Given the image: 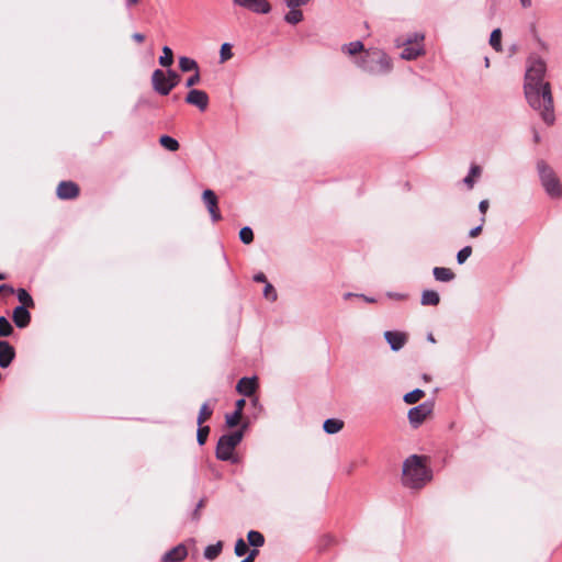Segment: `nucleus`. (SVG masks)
Returning a JSON list of instances; mask_svg holds the SVG:
<instances>
[{"mask_svg": "<svg viewBox=\"0 0 562 562\" xmlns=\"http://www.w3.org/2000/svg\"><path fill=\"white\" fill-rule=\"evenodd\" d=\"M546 64L537 58L531 59L525 76V97L528 104L539 113L543 122L552 125L555 121L554 103L549 82L543 81Z\"/></svg>", "mask_w": 562, "mask_h": 562, "instance_id": "obj_1", "label": "nucleus"}, {"mask_svg": "<svg viewBox=\"0 0 562 562\" xmlns=\"http://www.w3.org/2000/svg\"><path fill=\"white\" fill-rule=\"evenodd\" d=\"M426 458L420 456H411L403 464L402 482L409 488H422L431 480V472L425 464Z\"/></svg>", "mask_w": 562, "mask_h": 562, "instance_id": "obj_2", "label": "nucleus"}, {"mask_svg": "<svg viewBox=\"0 0 562 562\" xmlns=\"http://www.w3.org/2000/svg\"><path fill=\"white\" fill-rule=\"evenodd\" d=\"M357 64L370 74H386L392 68L390 58L380 49L367 50Z\"/></svg>", "mask_w": 562, "mask_h": 562, "instance_id": "obj_3", "label": "nucleus"}, {"mask_svg": "<svg viewBox=\"0 0 562 562\" xmlns=\"http://www.w3.org/2000/svg\"><path fill=\"white\" fill-rule=\"evenodd\" d=\"M541 184L547 194L552 199L562 198V184L554 170L543 160L537 164Z\"/></svg>", "mask_w": 562, "mask_h": 562, "instance_id": "obj_4", "label": "nucleus"}, {"mask_svg": "<svg viewBox=\"0 0 562 562\" xmlns=\"http://www.w3.org/2000/svg\"><path fill=\"white\" fill-rule=\"evenodd\" d=\"M245 426L231 434L223 435L216 446V458L223 461L237 462V458L234 456L235 448L240 443L244 437Z\"/></svg>", "mask_w": 562, "mask_h": 562, "instance_id": "obj_5", "label": "nucleus"}, {"mask_svg": "<svg viewBox=\"0 0 562 562\" xmlns=\"http://www.w3.org/2000/svg\"><path fill=\"white\" fill-rule=\"evenodd\" d=\"M424 35L418 34L415 35L414 40H408L401 52V57L403 59L412 60L424 55L425 50L422 45Z\"/></svg>", "mask_w": 562, "mask_h": 562, "instance_id": "obj_6", "label": "nucleus"}, {"mask_svg": "<svg viewBox=\"0 0 562 562\" xmlns=\"http://www.w3.org/2000/svg\"><path fill=\"white\" fill-rule=\"evenodd\" d=\"M432 413V405L423 403L408 411V420L414 428L420 426Z\"/></svg>", "mask_w": 562, "mask_h": 562, "instance_id": "obj_7", "label": "nucleus"}, {"mask_svg": "<svg viewBox=\"0 0 562 562\" xmlns=\"http://www.w3.org/2000/svg\"><path fill=\"white\" fill-rule=\"evenodd\" d=\"M233 2L238 7L259 14H267L271 11V5L267 0H233Z\"/></svg>", "mask_w": 562, "mask_h": 562, "instance_id": "obj_8", "label": "nucleus"}, {"mask_svg": "<svg viewBox=\"0 0 562 562\" xmlns=\"http://www.w3.org/2000/svg\"><path fill=\"white\" fill-rule=\"evenodd\" d=\"M233 2L238 7L259 14H267L271 11V5L267 0H233Z\"/></svg>", "mask_w": 562, "mask_h": 562, "instance_id": "obj_9", "label": "nucleus"}, {"mask_svg": "<svg viewBox=\"0 0 562 562\" xmlns=\"http://www.w3.org/2000/svg\"><path fill=\"white\" fill-rule=\"evenodd\" d=\"M202 199L206 205V209L214 222H218L222 218L218 200L213 190L206 189L203 191Z\"/></svg>", "mask_w": 562, "mask_h": 562, "instance_id": "obj_10", "label": "nucleus"}, {"mask_svg": "<svg viewBox=\"0 0 562 562\" xmlns=\"http://www.w3.org/2000/svg\"><path fill=\"white\" fill-rule=\"evenodd\" d=\"M168 79H167V75L164 70L161 69H156L153 71L151 74V86H153V89L161 94V95H167L170 93V87H168Z\"/></svg>", "mask_w": 562, "mask_h": 562, "instance_id": "obj_11", "label": "nucleus"}, {"mask_svg": "<svg viewBox=\"0 0 562 562\" xmlns=\"http://www.w3.org/2000/svg\"><path fill=\"white\" fill-rule=\"evenodd\" d=\"M186 102L205 111L209 105V95L203 90L192 89L186 97Z\"/></svg>", "mask_w": 562, "mask_h": 562, "instance_id": "obj_12", "label": "nucleus"}, {"mask_svg": "<svg viewBox=\"0 0 562 562\" xmlns=\"http://www.w3.org/2000/svg\"><path fill=\"white\" fill-rule=\"evenodd\" d=\"M79 187L72 181H61L57 187V196L61 200L75 199L79 195Z\"/></svg>", "mask_w": 562, "mask_h": 562, "instance_id": "obj_13", "label": "nucleus"}, {"mask_svg": "<svg viewBox=\"0 0 562 562\" xmlns=\"http://www.w3.org/2000/svg\"><path fill=\"white\" fill-rule=\"evenodd\" d=\"M384 337L390 344L392 350L397 351L404 347L407 341V335L402 331H385Z\"/></svg>", "mask_w": 562, "mask_h": 562, "instance_id": "obj_14", "label": "nucleus"}, {"mask_svg": "<svg viewBox=\"0 0 562 562\" xmlns=\"http://www.w3.org/2000/svg\"><path fill=\"white\" fill-rule=\"evenodd\" d=\"M15 357L14 348L5 340H0V367L8 368Z\"/></svg>", "mask_w": 562, "mask_h": 562, "instance_id": "obj_15", "label": "nucleus"}, {"mask_svg": "<svg viewBox=\"0 0 562 562\" xmlns=\"http://www.w3.org/2000/svg\"><path fill=\"white\" fill-rule=\"evenodd\" d=\"M257 387V378H241L236 385V391L245 396H251L256 392Z\"/></svg>", "mask_w": 562, "mask_h": 562, "instance_id": "obj_16", "label": "nucleus"}, {"mask_svg": "<svg viewBox=\"0 0 562 562\" xmlns=\"http://www.w3.org/2000/svg\"><path fill=\"white\" fill-rule=\"evenodd\" d=\"M188 555V550L184 544H178L162 557V562H182Z\"/></svg>", "mask_w": 562, "mask_h": 562, "instance_id": "obj_17", "label": "nucleus"}, {"mask_svg": "<svg viewBox=\"0 0 562 562\" xmlns=\"http://www.w3.org/2000/svg\"><path fill=\"white\" fill-rule=\"evenodd\" d=\"M12 318H13L14 324L19 328H24V327L29 326V324L31 322V314L27 311V308H24V306H16L13 310Z\"/></svg>", "mask_w": 562, "mask_h": 562, "instance_id": "obj_18", "label": "nucleus"}, {"mask_svg": "<svg viewBox=\"0 0 562 562\" xmlns=\"http://www.w3.org/2000/svg\"><path fill=\"white\" fill-rule=\"evenodd\" d=\"M432 273L435 279L440 282H449L456 278L454 272L450 268L445 267H435Z\"/></svg>", "mask_w": 562, "mask_h": 562, "instance_id": "obj_19", "label": "nucleus"}, {"mask_svg": "<svg viewBox=\"0 0 562 562\" xmlns=\"http://www.w3.org/2000/svg\"><path fill=\"white\" fill-rule=\"evenodd\" d=\"M422 305L437 306L440 303L439 294L434 290H425L422 293Z\"/></svg>", "mask_w": 562, "mask_h": 562, "instance_id": "obj_20", "label": "nucleus"}, {"mask_svg": "<svg viewBox=\"0 0 562 562\" xmlns=\"http://www.w3.org/2000/svg\"><path fill=\"white\" fill-rule=\"evenodd\" d=\"M344 422L337 418L326 419L324 422L323 428L327 434H337L344 428Z\"/></svg>", "mask_w": 562, "mask_h": 562, "instance_id": "obj_21", "label": "nucleus"}, {"mask_svg": "<svg viewBox=\"0 0 562 562\" xmlns=\"http://www.w3.org/2000/svg\"><path fill=\"white\" fill-rule=\"evenodd\" d=\"M179 68L183 72L195 71L199 69V65L194 59L182 56L179 58Z\"/></svg>", "mask_w": 562, "mask_h": 562, "instance_id": "obj_22", "label": "nucleus"}, {"mask_svg": "<svg viewBox=\"0 0 562 562\" xmlns=\"http://www.w3.org/2000/svg\"><path fill=\"white\" fill-rule=\"evenodd\" d=\"M223 550V542L218 541L215 544L207 546L204 550V557L205 559L212 561L215 560Z\"/></svg>", "mask_w": 562, "mask_h": 562, "instance_id": "obj_23", "label": "nucleus"}, {"mask_svg": "<svg viewBox=\"0 0 562 562\" xmlns=\"http://www.w3.org/2000/svg\"><path fill=\"white\" fill-rule=\"evenodd\" d=\"M213 415V407L209 403H204L199 412L196 423L199 426L203 425Z\"/></svg>", "mask_w": 562, "mask_h": 562, "instance_id": "obj_24", "label": "nucleus"}, {"mask_svg": "<svg viewBox=\"0 0 562 562\" xmlns=\"http://www.w3.org/2000/svg\"><path fill=\"white\" fill-rule=\"evenodd\" d=\"M248 543L254 548H259L265 544V537L261 532L250 530L247 535Z\"/></svg>", "mask_w": 562, "mask_h": 562, "instance_id": "obj_25", "label": "nucleus"}, {"mask_svg": "<svg viewBox=\"0 0 562 562\" xmlns=\"http://www.w3.org/2000/svg\"><path fill=\"white\" fill-rule=\"evenodd\" d=\"M159 144L170 151H177L180 147L179 142L171 136L162 135L159 138Z\"/></svg>", "mask_w": 562, "mask_h": 562, "instance_id": "obj_26", "label": "nucleus"}, {"mask_svg": "<svg viewBox=\"0 0 562 562\" xmlns=\"http://www.w3.org/2000/svg\"><path fill=\"white\" fill-rule=\"evenodd\" d=\"M341 50L344 53H347V54L353 56V55H356L358 53L364 52V46H363V44L360 41H355V42H351L349 44H345L341 47Z\"/></svg>", "mask_w": 562, "mask_h": 562, "instance_id": "obj_27", "label": "nucleus"}, {"mask_svg": "<svg viewBox=\"0 0 562 562\" xmlns=\"http://www.w3.org/2000/svg\"><path fill=\"white\" fill-rule=\"evenodd\" d=\"M18 299L22 304L21 306H24V308H33L35 305L32 296L25 289L18 290Z\"/></svg>", "mask_w": 562, "mask_h": 562, "instance_id": "obj_28", "label": "nucleus"}, {"mask_svg": "<svg viewBox=\"0 0 562 562\" xmlns=\"http://www.w3.org/2000/svg\"><path fill=\"white\" fill-rule=\"evenodd\" d=\"M490 45L496 50V52H502L503 48H502V31L501 29H495L492 33H491V37H490Z\"/></svg>", "mask_w": 562, "mask_h": 562, "instance_id": "obj_29", "label": "nucleus"}, {"mask_svg": "<svg viewBox=\"0 0 562 562\" xmlns=\"http://www.w3.org/2000/svg\"><path fill=\"white\" fill-rule=\"evenodd\" d=\"M284 20L290 24H297L303 20V13L296 8H291V10L285 14Z\"/></svg>", "mask_w": 562, "mask_h": 562, "instance_id": "obj_30", "label": "nucleus"}, {"mask_svg": "<svg viewBox=\"0 0 562 562\" xmlns=\"http://www.w3.org/2000/svg\"><path fill=\"white\" fill-rule=\"evenodd\" d=\"M164 55L159 57V64L162 67H170L173 64V53L168 46L162 47Z\"/></svg>", "mask_w": 562, "mask_h": 562, "instance_id": "obj_31", "label": "nucleus"}, {"mask_svg": "<svg viewBox=\"0 0 562 562\" xmlns=\"http://www.w3.org/2000/svg\"><path fill=\"white\" fill-rule=\"evenodd\" d=\"M424 396L425 392L423 390L416 389L404 395V402L407 404H415L419 402Z\"/></svg>", "mask_w": 562, "mask_h": 562, "instance_id": "obj_32", "label": "nucleus"}, {"mask_svg": "<svg viewBox=\"0 0 562 562\" xmlns=\"http://www.w3.org/2000/svg\"><path fill=\"white\" fill-rule=\"evenodd\" d=\"M481 168L477 165H473L470 169V173L464 178V183L472 189L474 184V179L480 177Z\"/></svg>", "mask_w": 562, "mask_h": 562, "instance_id": "obj_33", "label": "nucleus"}, {"mask_svg": "<svg viewBox=\"0 0 562 562\" xmlns=\"http://www.w3.org/2000/svg\"><path fill=\"white\" fill-rule=\"evenodd\" d=\"M13 333V327L10 322L1 316L0 317V337H8Z\"/></svg>", "mask_w": 562, "mask_h": 562, "instance_id": "obj_34", "label": "nucleus"}, {"mask_svg": "<svg viewBox=\"0 0 562 562\" xmlns=\"http://www.w3.org/2000/svg\"><path fill=\"white\" fill-rule=\"evenodd\" d=\"M233 57L232 46L228 43H224L220 49L221 63H225Z\"/></svg>", "mask_w": 562, "mask_h": 562, "instance_id": "obj_35", "label": "nucleus"}, {"mask_svg": "<svg viewBox=\"0 0 562 562\" xmlns=\"http://www.w3.org/2000/svg\"><path fill=\"white\" fill-rule=\"evenodd\" d=\"M210 434V427L209 426H199L198 434H196V440L200 446H203L209 437Z\"/></svg>", "mask_w": 562, "mask_h": 562, "instance_id": "obj_36", "label": "nucleus"}, {"mask_svg": "<svg viewBox=\"0 0 562 562\" xmlns=\"http://www.w3.org/2000/svg\"><path fill=\"white\" fill-rule=\"evenodd\" d=\"M239 238L246 245L252 243V240H254L252 229L250 227H243L239 232Z\"/></svg>", "mask_w": 562, "mask_h": 562, "instance_id": "obj_37", "label": "nucleus"}, {"mask_svg": "<svg viewBox=\"0 0 562 562\" xmlns=\"http://www.w3.org/2000/svg\"><path fill=\"white\" fill-rule=\"evenodd\" d=\"M241 417H243V415L237 413V412H234L232 414H227L226 417H225L226 425L229 428L236 427L240 423Z\"/></svg>", "mask_w": 562, "mask_h": 562, "instance_id": "obj_38", "label": "nucleus"}, {"mask_svg": "<svg viewBox=\"0 0 562 562\" xmlns=\"http://www.w3.org/2000/svg\"><path fill=\"white\" fill-rule=\"evenodd\" d=\"M168 79V87H170V91L177 87L180 82V76L175 70H168L166 72Z\"/></svg>", "mask_w": 562, "mask_h": 562, "instance_id": "obj_39", "label": "nucleus"}, {"mask_svg": "<svg viewBox=\"0 0 562 562\" xmlns=\"http://www.w3.org/2000/svg\"><path fill=\"white\" fill-rule=\"evenodd\" d=\"M249 551L248 544L244 541V539H238L235 543V554L237 557H243Z\"/></svg>", "mask_w": 562, "mask_h": 562, "instance_id": "obj_40", "label": "nucleus"}, {"mask_svg": "<svg viewBox=\"0 0 562 562\" xmlns=\"http://www.w3.org/2000/svg\"><path fill=\"white\" fill-rule=\"evenodd\" d=\"M471 254H472L471 246H465L464 248H462L457 255L458 263H460V265L464 263L465 260L471 256Z\"/></svg>", "mask_w": 562, "mask_h": 562, "instance_id": "obj_41", "label": "nucleus"}, {"mask_svg": "<svg viewBox=\"0 0 562 562\" xmlns=\"http://www.w3.org/2000/svg\"><path fill=\"white\" fill-rule=\"evenodd\" d=\"M263 295L269 301L277 300V291L270 283L266 284L265 290H263Z\"/></svg>", "mask_w": 562, "mask_h": 562, "instance_id": "obj_42", "label": "nucleus"}, {"mask_svg": "<svg viewBox=\"0 0 562 562\" xmlns=\"http://www.w3.org/2000/svg\"><path fill=\"white\" fill-rule=\"evenodd\" d=\"M200 81H201V76H200V71L198 69V70L194 71V74L192 76H190L187 79L186 86L188 88H191V87H194V86L199 85Z\"/></svg>", "mask_w": 562, "mask_h": 562, "instance_id": "obj_43", "label": "nucleus"}, {"mask_svg": "<svg viewBox=\"0 0 562 562\" xmlns=\"http://www.w3.org/2000/svg\"><path fill=\"white\" fill-rule=\"evenodd\" d=\"M335 543H336V539L330 535H326V536L322 537V539H321V548L322 549H326Z\"/></svg>", "mask_w": 562, "mask_h": 562, "instance_id": "obj_44", "label": "nucleus"}, {"mask_svg": "<svg viewBox=\"0 0 562 562\" xmlns=\"http://www.w3.org/2000/svg\"><path fill=\"white\" fill-rule=\"evenodd\" d=\"M488 207H490L488 200H482L479 204V210L482 213V218H481L482 224H484L486 221L485 215H486Z\"/></svg>", "mask_w": 562, "mask_h": 562, "instance_id": "obj_45", "label": "nucleus"}, {"mask_svg": "<svg viewBox=\"0 0 562 562\" xmlns=\"http://www.w3.org/2000/svg\"><path fill=\"white\" fill-rule=\"evenodd\" d=\"M308 1L310 0H285L289 8H299L306 4Z\"/></svg>", "mask_w": 562, "mask_h": 562, "instance_id": "obj_46", "label": "nucleus"}, {"mask_svg": "<svg viewBox=\"0 0 562 562\" xmlns=\"http://www.w3.org/2000/svg\"><path fill=\"white\" fill-rule=\"evenodd\" d=\"M483 225H484V224H482V223H481V225H479V226H476V227L472 228V229L470 231V233H469V236H470L471 238H475V237H477V236L482 233Z\"/></svg>", "mask_w": 562, "mask_h": 562, "instance_id": "obj_47", "label": "nucleus"}, {"mask_svg": "<svg viewBox=\"0 0 562 562\" xmlns=\"http://www.w3.org/2000/svg\"><path fill=\"white\" fill-rule=\"evenodd\" d=\"M204 507V499H201L193 512V519L199 520L200 519V512Z\"/></svg>", "mask_w": 562, "mask_h": 562, "instance_id": "obj_48", "label": "nucleus"}, {"mask_svg": "<svg viewBox=\"0 0 562 562\" xmlns=\"http://www.w3.org/2000/svg\"><path fill=\"white\" fill-rule=\"evenodd\" d=\"M245 405H246V401L244 398L238 400L235 404V407H236L235 412L243 415Z\"/></svg>", "mask_w": 562, "mask_h": 562, "instance_id": "obj_49", "label": "nucleus"}, {"mask_svg": "<svg viewBox=\"0 0 562 562\" xmlns=\"http://www.w3.org/2000/svg\"><path fill=\"white\" fill-rule=\"evenodd\" d=\"M14 290L12 286L10 285H7V284H1L0 285V294L2 293H7V294H13Z\"/></svg>", "mask_w": 562, "mask_h": 562, "instance_id": "obj_50", "label": "nucleus"}, {"mask_svg": "<svg viewBox=\"0 0 562 562\" xmlns=\"http://www.w3.org/2000/svg\"><path fill=\"white\" fill-rule=\"evenodd\" d=\"M132 38H133L135 42H137V43H139V44H140V43H143V42L145 41V35H144V34H142V33H134V34L132 35Z\"/></svg>", "mask_w": 562, "mask_h": 562, "instance_id": "obj_51", "label": "nucleus"}, {"mask_svg": "<svg viewBox=\"0 0 562 562\" xmlns=\"http://www.w3.org/2000/svg\"><path fill=\"white\" fill-rule=\"evenodd\" d=\"M254 280H255L256 282H263V283H266V284L268 283V282H267V278H266V276H265L263 273H258V274H256V276L254 277Z\"/></svg>", "mask_w": 562, "mask_h": 562, "instance_id": "obj_52", "label": "nucleus"}, {"mask_svg": "<svg viewBox=\"0 0 562 562\" xmlns=\"http://www.w3.org/2000/svg\"><path fill=\"white\" fill-rule=\"evenodd\" d=\"M140 2V0H126V7L132 8L137 5Z\"/></svg>", "mask_w": 562, "mask_h": 562, "instance_id": "obj_53", "label": "nucleus"}, {"mask_svg": "<svg viewBox=\"0 0 562 562\" xmlns=\"http://www.w3.org/2000/svg\"><path fill=\"white\" fill-rule=\"evenodd\" d=\"M259 554V550L257 548H254L252 550L249 551V554L248 557H251L252 560L255 561L256 557Z\"/></svg>", "mask_w": 562, "mask_h": 562, "instance_id": "obj_54", "label": "nucleus"}, {"mask_svg": "<svg viewBox=\"0 0 562 562\" xmlns=\"http://www.w3.org/2000/svg\"><path fill=\"white\" fill-rule=\"evenodd\" d=\"M521 5L524 8H530L531 7V0H519Z\"/></svg>", "mask_w": 562, "mask_h": 562, "instance_id": "obj_55", "label": "nucleus"}, {"mask_svg": "<svg viewBox=\"0 0 562 562\" xmlns=\"http://www.w3.org/2000/svg\"><path fill=\"white\" fill-rule=\"evenodd\" d=\"M241 562H254V560L251 557L247 555L244 560H241Z\"/></svg>", "mask_w": 562, "mask_h": 562, "instance_id": "obj_56", "label": "nucleus"}, {"mask_svg": "<svg viewBox=\"0 0 562 562\" xmlns=\"http://www.w3.org/2000/svg\"><path fill=\"white\" fill-rule=\"evenodd\" d=\"M535 140H536V143H538V142H539V135H538V133H537V132H535Z\"/></svg>", "mask_w": 562, "mask_h": 562, "instance_id": "obj_57", "label": "nucleus"}, {"mask_svg": "<svg viewBox=\"0 0 562 562\" xmlns=\"http://www.w3.org/2000/svg\"><path fill=\"white\" fill-rule=\"evenodd\" d=\"M5 279V276L0 273V280H4Z\"/></svg>", "mask_w": 562, "mask_h": 562, "instance_id": "obj_58", "label": "nucleus"}, {"mask_svg": "<svg viewBox=\"0 0 562 562\" xmlns=\"http://www.w3.org/2000/svg\"><path fill=\"white\" fill-rule=\"evenodd\" d=\"M350 296H352V294H351V293H347V294L345 295V297H346V299H348V297H350Z\"/></svg>", "mask_w": 562, "mask_h": 562, "instance_id": "obj_59", "label": "nucleus"}, {"mask_svg": "<svg viewBox=\"0 0 562 562\" xmlns=\"http://www.w3.org/2000/svg\"><path fill=\"white\" fill-rule=\"evenodd\" d=\"M429 340L435 342V338L431 335L429 336Z\"/></svg>", "mask_w": 562, "mask_h": 562, "instance_id": "obj_60", "label": "nucleus"}]
</instances>
